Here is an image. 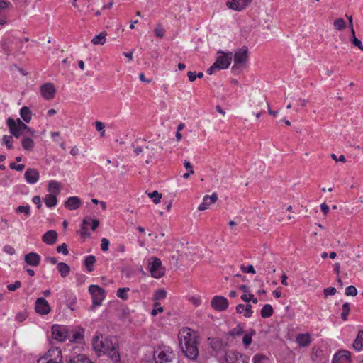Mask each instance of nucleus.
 Here are the masks:
<instances>
[{"label":"nucleus","mask_w":363,"mask_h":363,"mask_svg":"<svg viewBox=\"0 0 363 363\" xmlns=\"http://www.w3.org/2000/svg\"><path fill=\"white\" fill-rule=\"evenodd\" d=\"M153 306L154 308L151 312L152 315L155 316L158 312L163 311V308L161 306V304L160 303L155 302Z\"/></svg>","instance_id":"50"},{"label":"nucleus","mask_w":363,"mask_h":363,"mask_svg":"<svg viewBox=\"0 0 363 363\" xmlns=\"http://www.w3.org/2000/svg\"><path fill=\"white\" fill-rule=\"evenodd\" d=\"M333 363H351L350 352L347 350L336 352L333 356Z\"/></svg>","instance_id":"13"},{"label":"nucleus","mask_w":363,"mask_h":363,"mask_svg":"<svg viewBox=\"0 0 363 363\" xmlns=\"http://www.w3.org/2000/svg\"><path fill=\"white\" fill-rule=\"evenodd\" d=\"M16 125L18 127V129L21 130V132L24 134V136H26V130H29V127L26 125L23 122L21 121V119L18 118L16 121Z\"/></svg>","instance_id":"48"},{"label":"nucleus","mask_w":363,"mask_h":363,"mask_svg":"<svg viewBox=\"0 0 363 363\" xmlns=\"http://www.w3.org/2000/svg\"><path fill=\"white\" fill-rule=\"evenodd\" d=\"M346 22L343 18H337L333 22L334 28L337 30H342L346 28Z\"/></svg>","instance_id":"34"},{"label":"nucleus","mask_w":363,"mask_h":363,"mask_svg":"<svg viewBox=\"0 0 363 363\" xmlns=\"http://www.w3.org/2000/svg\"><path fill=\"white\" fill-rule=\"evenodd\" d=\"M179 347L185 356L192 360H195L199 355L198 335L189 328H184L178 333Z\"/></svg>","instance_id":"1"},{"label":"nucleus","mask_w":363,"mask_h":363,"mask_svg":"<svg viewBox=\"0 0 363 363\" xmlns=\"http://www.w3.org/2000/svg\"><path fill=\"white\" fill-rule=\"evenodd\" d=\"M91 219L90 218L86 217L82 221V234H85L87 230L86 225H89L91 223Z\"/></svg>","instance_id":"60"},{"label":"nucleus","mask_w":363,"mask_h":363,"mask_svg":"<svg viewBox=\"0 0 363 363\" xmlns=\"http://www.w3.org/2000/svg\"><path fill=\"white\" fill-rule=\"evenodd\" d=\"M266 99L264 98H261L259 100L253 102V111H256L257 110H259V108L265 106H266Z\"/></svg>","instance_id":"45"},{"label":"nucleus","mask_w":363,"mask_h":363,"mask_svg":"<svg viewBox=\"0 0 363 363\" xmlns=\"http://www.w3.org/2000/svg\"><path fill=\"white\" fill-rule=\"evenodd\" d=\"M10 5V2L5 0H0V14H5L6 10Z\"/></svg>","instance_id":"49"},{"label":"nucleus","mask_w":363,"mask_h":363,"mask_svg":"<svg viewBox=\"0 0 363 363\" xmlns=\"http://www.w3.org/2000/svg\"><path fill=\"white\" fill-rule=\"evenodd\" d=\"M67 363H93L85 354H79L66 357Z\"/></svg>","instance_id":"18"},{"label":"nucleus","mask_w":363,"mask_h":363,"mask_svg":"<svg viewBox=\"0 0 363 363\" xmlns=\"http://www.w3.org/2000/svg\"><path fill=\"white\" fill-rule=\"evenodd\" d=\"M337 292V290L335 287H328L324 289L323 294L325 298H327L329 295H335Z\"/></svg>","instance_id":"53"},{"label":"nucleus","mask_w":363,"mask_h":363,"mask_svg":"<svg viewBox=\"0 0 363 363\" xmlns=\"http://www.w3.org/2000/svg\"><path fill=\"white\" fill-rule=\"evenodd\" d=\"M44 202L48 208L54 207L57 205V196L55 194H47L44 198Z\"/></svg>","instance_id":"28"},{"label":"nucleus","mask_w":363,"mask_h":363,"mask_svg":"<svg viewBox=\"0 0 363 363\" xmlns=\"http://www.w3.org/2000/svg\"><path fill=\"white\" fill-rule=\"evenodd\" d=\"M51 332L52 337L60 342H64L69 337V329L63 325H52Z\"/></svg>","instance_id":"7"},{"label":"nucleus","mask_w":363,"mask_h":363,"mask_svg":"<svg viewBox=\"0 0 363 363\" xmlns=\"http://www.w3.org/2000/svg\"><path fill=\"white\" fill-rule=\"evenodd\" d=\"M252 0H232L227 2V6L235 11H240L251 3Z\"/></svg>","instance_id":"15"},{"label":"nucleus","mask_w":363,"mask_h":363,"mask_svg":"<svg viewBox=\"0 0 363 363\" xmlns=\"http://www.w3.org/2000/svg\"><path fill=\"white\" fill-rule=\"evenodd\" d=\"M155 35L158 38H163L165 34V30L161 23H157L154 29Z\"/></svg>","instance_id":"39"},{"label":"nucleus","mask_w":363,"mask_h":363,"mask_svg":"<svg viewBox=\"0 0 363 363\" xmlns=\"http://www.w3.org/2000/svg\"><path fill=\"white\" fill-rule=\"evenodd\" d=\"M243 333L242 328L240 325H238L235 328L229 331V335L233 337L240 336Z\"/></svg>","instance_id":"40"},{"label":"nucleus","mask_w":363,"mask_h":363,"mask_svg":"<svg viewBox=\"0 0 363 363\" xmlns=\"http://www.w3.org/2000/svg\"><path fill=\"white\" fill-rule=\"evenodd\" d=\"M16 213H24L27 217L30 216V206L29 205L26 206H19L15 210Z\"/></svg>","instance_id":"36"},{"label":"nucleus","mask_w":363,"mask_h":363,"mask_svg":"<svg viewBox=\"0 0 363 363\" xmlns=\"http://www.w3.org/2000/svg\"><path fill=\"white\" fill-rule=\"evenodd\" d=\"M273 308L270 304H265L262 307L260 314L262 318H269L273 314Z\"/></svg>","instance_id":"32"},{"label":"nucleus","mask_w":363,"mask_h":363,"mask_svg":"<svg viewBox=\"0 0 363 363\" xmlns=\"http://www.w3.org/2000/svg\"><path fill=\"white\" fill-rule=\"evenodd\" d=\"M109 241L107 238H103L101 242V249L102 251L106 252L108 250Z\"/></svg>","instance_id":"55"},{"label":"nucleus","mask_w":363,"mask_h":363,"mask_svg":"<svg viewBox=\"0 0 363 363\" xmlns=\"http://www.w3.org/2000/svg\"><path fill=\"white\" fill-rule=\"evenodd\" d=\"M48 190L50 192V194H55L56 196L59 194L60 191L59 182L55 180L50 181L48 184Z\"/></svg>","instance_id":"26"},{"label":"nucleus","mask_w":363,"mask_h":363,"mask_svg":"<svg viewBox=\"0 0 363 363\" xmlns=\"http://www.w3.org/2000/svg\"><path fill=\"white\" fill-rule=\"evenodd\" d=\"M211 305L215 310L223 311L228 308V301L224 296H216L212 298Z\"/></svg>","instance_id":"10"},{"label":"nucleus","mask_w":363,"mask_h":363,"mask_svg":"<svg viewBox=\"0 0 363 363\" xmlns=\"http://www.w3.org/2000/svg\"><path fill=\"white\" fill-rule=\"evenodd\" d=\"M9 167L11 169H15L16 171L21 172L24 169L25 165L23 164H16L15 163H11Z\"/></svg>","instance_id":"62"},{"label":"nucleus","mask_w":363,"mask_h":363,"mask_svg":"<svg viewBox=\"0 0 363 363\" xmlns=\"http://www.w3.org/2000/svg\"><path fill=\"white\" fill-rule=\"evenodd\" d=\"M351 43L358 48L359 50L363 51V44L360 40H359L357 38H354V39H351Z\"/></svg>","instance_id":"57"},{"label":"nucleus","mask_w":363,"mask_h":363,"mask_svg":"<svg viewBox=\"0 0 363 363\" xmlns=\"http://www.w3.org/2000/svg\"><path fill=\"white\" fill-rule=\"evenodd\" d=\"M21 286V282L20 281H16L13 284H10L7 285V289L10 291H14L17 289H19Z\"/></svg>","instance_id":"52"},{"label":"nucleus","mask_w":363,"mask_h":363,"mask_svg":"<svg viewBox=\"0 0 363 363\" xmlns=\"http://www.w3.org/2000/svg\"><path fill=\"white\" fill-rule=\"evenodd\" d=\"M357 294V289L355 286L350 285L345 289V295L355 296Z\"/></svg>","instance_id":"46"},{"label":"nucleus","mask_w":363,"mask_h":363,"mask_svg":"<svg viewBox=\"0 0 363 363\" xmlns=\"http://www.w3.org/2000/svg\"><path fill=\"white\" fill-rule=\"evenodd\" d=\"M92 346L96 352L107 354L113 362L120 361L118 345L111 339L104 338L102 335H96L92 340Z\"/></svg>","instance_id":"2"},{"label":"nucleus","mask_w":363,"mask_h":363,"mask_svg":"<svg viewBox=\"0 0 363 363\" xmlns=\"http://www.w3.org/2000/svg\"><path fill=\"white\" fill-rule=\"evenodd\" d=\"M232 60V53L223 54L219 56L216 61V65L218 67V69H224L229 67Z\"/></svg>","instance_id":"14"},{"label":"nucleus","mask_w":363,"mask_h":363,"mask_svg":"<svg viewBox=\"0 0 363 363\" xmlns=\"http://www.w3.org/2000/svg\"><path fill=\"white\" fill-rule=\"evenodd\" d=\"M148 269L151 276L155 279H160L165 274V268L162 266L161 260L156 257H152L148 259Z\"/></svg>","instance_id":"3"},{"label":"nucleus","mask_w":363,"mask_h":363,"mask_svg":"<svg viewBox=\"0 0 363 363\" xmlns=\"http://www.w3.org/2000/svg\"><path fill=\"white\" fill-rule=\"evenodd\" d=\"M350 304L348 303H345L342 306V313H341V318L343 320H347V316L350 313Z\"/></svg>","instance_id":"38"},{"label":"nucleus","mask_w":363,"mask_h":363,"mask_svg":"<svg viewBox=\"0 0 363 363\" xmlns=\"http://www.w3.org/2000/svg\"><path fill=\"white\" fill-rule=\"evenodd\" d=\"M248 60V48L243 46L239 48L234 54V65L233 69L243 67Z\"/></svg>","instance_id":"6"},{"label":"nucleus","mask_w":363,"mask_h":363,"mask_svg":"<svg viewBox=\"0 0 363 363\" xmlns=\"http://www.w3.org/2000/svg\"><path fill=\"white\" fill-rule=\"evenodd\" d=\"M211 348L214 351L220 350L223 347L222 341L218 338H213L210 342Z\"/></svg>","instance_id":"37"},{"label":"nucleus","mask_w":363,"mask_h":363,"mask_svg":"<svg viewBox=\"0 0 363 363\" xmlns=\"http://www.w3.org/2000/svg\"><path fill=\"white\" fill-rule=\"evenodd\" d=\"M4 252L9 254V255H13L15 254L16 251L14 250V248L11 246V245H6L4 247V249H3Z\"/></svg>","instance_id":"61"},{"label":"nucleus","mask_w":363,"mask_h":363,"mask_svg":"<svg viewBox=\"0 0 363 363\" xmlns=\"http://www.w3.org/2000/svg\"><path fill=\"white\" fill-rule=\"evenodd\" d=\"M148 196L152 199L153 202L155 204H157L160 202L162 194L159 193L157 191H154L151 193H149Z\"/></svg>","instance_id":"42"},{"label":"nucleus","mask_w":363,"mask_h":363,"mask_svg":"<svg viewBox=\"0 0 363 363\" xmlns=\"http://www.w3.org/2000/svg\"><path fill=\"white\" fill-rule=\"evenodd\" d=\"M32 201L33 203H35L37 206V208L38 209H40V208L42 207V204H41V199L39 196H33L32 199Z\"/></svg>","instance_id":"63"},{"label":"nucleus","mask_w":363,"mask_h":363,"mask_svg":"<svg viewBox=\"0 0 363 363\" xmlns=\"http://www.w3.org/2000/svg\"><path fill=\"white\" fill-rule=\"evenodd\" d=\"M7 125L9 128L10 133L16 138H18L21 135L24 136V134L18 129V125L16 124V122L14 119L9 118L6 121Z\"/></svg>","instance_id":"19"},{"label":"nucleus","mask_w":363,"mask_h":363,"mask_svg":"<svg viewBox=\"0 0 363 363\" xmlns=\"http://www.w3.org/2000/svg\"><path fill=\"white\" fill-rule=\"evenodd\" d=\"M154 359L155 363H169L171 362L169 356L164 351L160 350L155 352Z\"/></svg>","instance_id":"23"},{"label":"nucleus","mask_w":363,"mask_h":363,"mask_svg":"<svg viewBox=\"0 0 363 363\" xmlns=\"http://www.w3.org/2000/svg\"><path fill=\"white\" fill-rule=\"evenodd\" d=\"M241 269L245 273H251V274H255V270L254 269V267L252 265H247V266H241Z\"/></svg>","instance_id":"54"},{"label":"nucleus","mask_w":363,"mask_h":363,"mask_svg":"<svg viewBox=\"0 0 363 363\" xmlns=\"http://www.w3.org/2000/svg\"><path fill=\"white\" fill-rule=\"evenodd\" d=\"M34 146L33 140L29 137H24L22 140V147L24 150L30 151L33 150Z\"/></svg>","instance_id":"33"},{"label":"nucleus","mask_w":363,"mask_h":363,"mask_svg":"<svg viewBox=\"0 0 363 363\" xmlns=\"http://www.w3.org/2000/svg\"><path fill=\"white\" fill-rule=\"evenodd\" d=\"M20 115L26 123H29L32 118V112L27 106H23L21 108Z\"/></svg>","instance_id":"27"},{"label":"nucleus","mask_w":363,"mask_h":363,"mask_svg":"<svg viewBox=\"0 0 363 363\" xmlns=\"http://www.w3.org/2000/svg\"><path fill=\"white\" fill-rule=\"evenodd\" d=\"M82 202L79 197L71 196L65 203V207L69 210H76L79 208Z\"/></svg>","instance_id":"22"},{"label":"nucleus","mask_w":363,"mask_h":363,"mask_svg":"<svg viewBox=\"0 0 363 363\" xmlns=\"http://www.w3.org/2000/svg\"><path fill=\"white\" fill-rule=\"evenodd\" d=\"M255 334V331L252 330L250 333L245 334L242 339L243 345L245 347L249 346L252 342V336Z\"/></svg>","instance_id":"41"},{"label":"nucleus","mask_w":363,"mask_h":363,"mask_svg":"<svg viewBox=\"0 0 363 363\" xmlns=\"http://www.w3.org/2000/svg\"><path fill=\"white\" fill-rule=\"evenodd\" d=\"M248 358L242 353L234 350H229L225 353V360L226 363H246Z\"/></svg>","instance_id":"8"},{"label":"nucleus","mask_w":363,"mask_h":363,"mask_svg":"<svg viewBox=\"0 0 363 363\" xmlns=\"http://www.w3.org/2000/svg\"><path fill=\"white\" fill-rule=\"evenodd\" d=\"M167 296V291L164 289H158L155 292L154 299L155 300H162Z\"/></svg>","instance_id":"44"},{"label":"nucleus","mask_w":363,"mask_h":363,"mask_svg":"<svg viewBox=\"0 0 363 363\" xmlns=\"http://www.w3.org/2000/svg\"><path fill=\"white\" fill-rule=\"evenodd\" d=\"M252 305L250 304H247L246 306H245V313H244V316L246 317V318H250L252 316V313H253V311L252 310Z\"/></svg>","instance_id":"56"},{"label":"nucleus","mask_w":363,"mask_h":363,"mask_svg":"<svg viewBox=\"0 0 363 363\" xmlns=\"http://www.w3.org/2000/svg\"><path fill=\"white\" fill-rule=\"evenodd\" d=\"M354 348L357 350L360 351L363 349V330H360L357 336L353 343Z\"/></svg>","instance_id":"29"},{"label":"nucleus","mask_w":363,"mask_h":363,"mask_svg":"<svg viewBox=\"0 0 363 363\" xmlns=\"http://www.w3.org/2000/svg\"><path fill=\"white\" fill-rule=\"evenodd\" d=\"M89 291L92 298V309L96 306H101L106 296L105 290L98 285H91L89 287Z\"/></svg>","instance_id":"5"},{"label":"nucleus","mask_w":363,"mask_h":363,"mask_svg":"<svg viewBox=\"0 0 363 363\" xmlns=\"http://www.w3.org/2000/svg\"><path fill=\"white\" fill-rule=\"evenodd\" d=\"M37 363H62V352L58 347L51 348Z\"/></svg>","instance_id":"4"},{"label":"nucleus","mask_w":363,"mask_h":363,"mask_svg":"<svg viewBox=\"0 0 363 363\" xmlns=\"http://www.w3.org/2000/svg\"><path fill=\"white\" fill-rule=\"evenodd\" d=\"M96 262V258L94 255L86 256L84 260V264L87 270L91 272L94 270L93 265Z\"/></svg>","instance_id":"31"},{"label":"nucleus","mask_w":363,"mask_h":363,"mask_svg":"<svg viewBox=\"0 0 363 363\" xmlns=\"http://www.w3.org/2000/svg\"><path fill=\"white\" fill-rule=\"evenodd\" d=\"M35 310L37 313L47 315L50 311V306L48 302L44 298H38L35 302Z\"/></svg>","instance_id":"11"},{"label":"nucleus","mask_w":363,"mask_h":363,"mask_svg":"<svg viewBox=\"0 0 363 363\" xmlns=\"http://www.w3.org/2000/svg\"><path fill=\"white\" fill-rule=\"evenodd\" d=\"M95 127L97 131H101V135L104 136L105 131L104 130V128L105 127L104 124L101 121H96L95 123Z\"/></svg>","instance_id":"58"},{"label":"nucleus","mask_w":363,"mask_h":363,"mask_svg":"<svg viewBox=\"0 0 363 363\" xmlns=\"http://www.w3.org/2000/svg\"><path fill=\"white\" fill-rule=\"evenodd\" d=\"M25 262L33 267H37L40 262V256L36 252H29L25 255Z\"/></svg>","instance_id":"21"},{"label":"nucleus","mask_w":363,"mask_h":363,"mask_svg":"<svg viewBox=\"0 0 363 363\" xmlns=\"http://www.w3.org/2000/svg\"><path fill=\"white\" fill-rule=\"evenodd\" d=\"M27 318V315L25 313H18L16 316V320L19 321V322H23V320H25Z\"/></svg>","instance_id":"64"},{"label":"nucleus","mask_w":363,"mask_h":363,"mask_svg":"<svg viewBox=\"0 0 363 363\" xmlns=\"http://www.w3.org/2000/svg\"><path fill=\"white\" fill-rule=\"evenodd\" d=\"M218 200V196L216 193H213L211 196L206 195L203 199V202L199 206V211H204L208 208V206L216 202Z\"/></svg>","instance_id":"16"},{"label":"nucleus","mask_w":363,"mask_h":363,"mask_svg":"<svg viewBox=\"0 0 363 363\" xmlns=\"http://www.w3.org/2000/svg\"><path fill=\"white\" fill-rule=\"evenodd\" d=\"M56 250L58 253H62L64 255H67L69 253L67 245L65 243H63L61 245H59L57 247Z\"/></svg>","instance_id":"51"},{"label":"nucleus","mask_w":363,"mask_h":363,"mask_svg":"<svg viewBox=\"0 0 363 363\" xmlns=\"http://www.w3.org/2000/svg\"><path fill=\"white\" fill-rule=\"evenodd\" d=\"M57 269L63 278L67 277L70 273V267L65 262L58 263Z\"/></svg>","instance_id":"25"},{"label":"nucleus","mask_w":363,"mask_h":363,"mask_svg":"<svg viewBox=\"0 0 363 363\" xmlns=\"http://www.w3.org/2000/svg\"><path fill=\"white\" fill-rule=\"evenodd\" d=\"M84 330L82 328H76L69 330L68 339L76 343H81L84 340Z\"/></svg>","instance_id":"12"},{"label":"nucleus","mask_w":363,"mask_h":363,"mask_svg":"<svg viewBox=\"0 0 363 363\" xmlns=\"http://www.w3.org/2000/svg\"><path fill=\"white\" fill-rule=\"evenodd\" d=\"M40 91L42 96L45 100H52L55 98L56 94V89L53 84L45 83L40 86Z\"/></svg>","instance_id":"9"},{"label":"nucleus","mask_w":363,"mask_h":363,"mask_svg":"<svg viewBox=\"0 0 363 363\" xmlns=\"http://www.w3.org/2000/svg\"><path fill=\"white\" fill-rule=\"evenodd\" d=\"M106 35L107 33L106 32H102L99 33V35L93 38V39L91 40V43L94 45H104L106 40Z\"/></svg>","instance_id":"30"},{"label":"nucleus","mask_w":363,"mask_h":363,"mask_svg":"<svg viewBox=\"0 0 363 363\" xmlns=\"http://www.w3.org/2000/svg\"><path fill=\"white\" fill-rule=\"evenodd\" d=\"M265 359V356L259 354H255L252 358V361L254 363H262V362Z\"/></svg>","instance_id":"59"},{"label":"nucleus","mask_w":363,"mask_h":363,"mask_svg":"<svg viewBox=\"0 0 363 363\" xmlns=\"http://www.w3.org/2000/svg\"><path fill=\"white\" fill-rule=\"evenodd\" d=\"M3 141L4 143L6 145V147L8 149H12V142H13V138L11 135H4L3 136Z\"/></svg>","instance_id":"47"},{"label":"nucleus","mask_w":363,"mask_h":363,"mask_svg":"<svg viewBox=\"0 0 363 363\" xmlns=\"http://www.w3.org/2000/svg\"><path fill=\"white\" fill-rule=\"evenodd\" d=\"M39 177V172L35 169L28 168L25 172V179L29 184H35Z\"/></svg>","instance_id":"20"},{"label":"nucleus","mask_w":363,"mask_h":363,"mask_svg":"<svg viewBox=\"0 0 363 363\" xmlns=\"http://www.w3.org/2000/svg\"><path fill=\"white\" fill-rule=\"evenodd\" d=\"M296 342L301 347H307L311 342V338L308 333H301L297 335Z\"/></svg>","instance_id":"24"},{"label":"nucleus","mask_w":363,"mask_h":363,"mask_svg":"<svg viewBox=\"0 0 363 363\" xmlns=\"http://www.w3.org/2000/svg\"><path fill=\"white\" fill-rule=\"evenodd\" d=\"M58 234L54 230H50L47 231L42 236V241L49 245H54L57 240Z\"/></svg>","instance_id":"17"},{"label":"nucleus","mask_w":363,"mask_h":363,"mask_svg":"<svg viewBox=\"0 0 363 363\" xmlns=\"http://www.w3.org/2000/svg\"><path fill=\"white\" fill-rule=\"evenodd\" d=\"M130 291V289L129 288H119L118 290H117V292H116V296L121 298L122 300L123 301H125L128 298V292Z\"/></svg>","instance_id":"35"},{"label":"nucleus","mask_w":363,"mask_h":363,"mask_svg":"<svg viewBox=\"0 0 363 363\" xmlns=\"http://www.w3.org/2000/svg\"><path fill=\"white\" fill-rule=\"evenodd\" d=\"M184 167L186 168V169H189V172L183 174V177L184 179H188L191 174H193L194 173L193 167L191 164V163L186 160L184 162Z\"/></svg>","instance_id":"43"}]
</instances>
